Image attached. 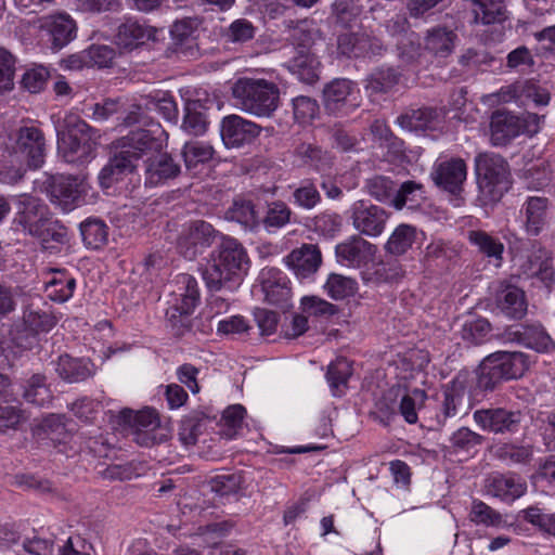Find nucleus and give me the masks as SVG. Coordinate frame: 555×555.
Here are the masks:
<instances>
[{
	"label": "nucleus",
	"instance_id": "f257e3e1",
	"mask_svg": "<svg viewBox=\"0 0 555 555\" xmlns=\"http://www.w3.org/2000/svg\"><path fill=\"white\" fill-rule=\"evenodd\" d=\"M248 262L247 253L237 240L221 236L211 260L202 271L203 280L210 292H234L241 285Z\"/></svg>",
	"mask_w": 555,
	"mask_h": 555
},
{
	"label": "nucleus",
	"instance_id": "f03ea898",
	"mask_svg": "<svg viewBox=\"0 0 555 555\" xmlns=\"http://www.w3.org/2000/svg\"><path fill=\"white\" fill-rule=\"evenodd\" d=\"M231 94L236 108L256 117H271L280 105L278 85L262 78H238L231 87Z\"/></svg>",
	"mask_w": 555,
	"mask_h": 555
},
{
	"label": "nucleus",
	"instance_id": "7ed1b4c3",
	"mask_svg": "<svg viewBox=\"0 0 555 555\" xmlns=\"http://www.w3.org/2000/svg\"><path fill=\"white\" fill-rule=\"evenodd\" d=\"M95 145V130L79 116L66 115L62 128L57 129V149L65 162L72 164L89 162Z\"/></svg>",
	"mask_w": 555,
	"mask_h": 555
},
{
	"label": "nucleus",
	"instance_id": "20e7f679",
	"mask_svg": "<svg viewBox=\"0 0 555 555\" xmlns=\"http://www.w3.org/2000/svg\"><path fill=\"white\" fill-rule=\"evenodd\" d=\"M477 183L482 195L498 202L509 189L508 164L495 153H481L475 158Z\"/></svg>",
	"mask_w": 555,
	"mask_h": 555
},
{
	"label": "nucleus",
	"instance_id": "39448f33",
	"mask_svg": "<svg viewBox=\"0 0 555 555\" xmlns=\"http://www.w3.org/2000/svg\"><path fill=\"white\" fill-rule=\"evenodd\" d=\"M152 129L138 128L114 142L115 154L131 169H135L137 163L143 157H150L153 153L163 149L164 131L158 124L152 125Z\"/></svg>",
	"mask_w": 555,
	"mask_h": 555
},
{
	"label": "nucleus",
	"instance_id": "423d86ee",
	"mask_svg": "<svg viewBox=\"0 0 555 555\" xmlns=\"http://www.w3.org/2000/svg\"><path fill=\"white\" fill-rule=\"evenodd\" d=\"M177 302L167 311L168 322L176 335L182 336L191 330L190 315L199 304L201 293L196 279L188 273L176 278Z\"/></svg>",
	"mask_w": 555,
	"mask_h": 555
},
{
	"label": "nucleus",
	"instance_id": "0eeeda50",
	"mask_svg": "<svg viewBox=\"0 0 555 555\" xmlns=\"http://www.w3.org/2000/svg\"><path fill=\"white\" fill-rule=\"evenodd\" d=\"M56 319L47 311L27 308L22 319L14 321L10 330L12 343L21 349H31L41 333L50 332L56 325Z\"/></svg>",
	"mask_w": 555,
	"mask_h": 555
},
{
	"label": "nucleus",
	"instance_id": "6e6552de",
	"mask_svg": "<svg viewBox=\"0 0 555 555\" xmlns=\"http://www.w3.org/2000/svg\"><path fill=\"white\" fill-rule=\"evenodd\" d=\"M346 216L360 236L378 237L386 229L390 212L367 199H358L346 210Z\"/></svg>",
	"mask_w": 555,
	"mask_h": 555
},
{
	"label": "nucleus",
	"instance_id": "1a4fd4ad",
	"mask_svg": "<svg viewBox=\"0 0 555 555\" xmlns=\"http://www.w3.org/2000/svg\"><path fill=\"white\" fill-rule=\"evenodd\" d=\"M337 54L350 60H373L387 51L383 41L372 31H346L337 37Z\"/></svg>",
	"mask_w": 555,
	"mask_h": 555
},
{
	"label": "nucleus",
	"instance_id": "9d476101",
	"mask_svg": "<svg viewBox=\"0 0 555 555\" xmlns=\"http://www.w3.org/2000/svg\"><path fill=\"white\" fill-rule=\"evenodd\" d=\"M46 142L42 132L35 127L21 128L12 146V163L37 169L44 162Z\"/></svg>",
	"mask_w": 555,
	"mask_h": 555
},
{
	"label": "nucleus",
	"instance_id": "9b49d317",
	"mask_svg": "<svg viewBox=\"0 0 555 555\" xmlns=\"http://www.w3.org/2000/svg\"><path fill=\"white\" fill-rule=\"evenodd\" d=\"M219 236L221 234L210 223L196 220L182 231L178 240V248L185 258L194 259L210 247Z\"/></svg>",
	"mask_w": 555,
	"mask_h": 555
},
{
	"label": "nucleus",
	"instance_id": "f8f14e48",
	"mask_svg": "<svg viewBox=\"0 0 555 555\" xmlns=\"http://www.w3.org/2000/svg\"><path fill=\"white\" fill-rule=\"evenodd\" d=\"M46 192L53 204L68 211L77 206L81 198L82 181L73 176H52L46 182Z\"/></svg>",
	"mask_w": 555,
	"mask_h": 555
},
{
	"label": "nucleus",
	"instance_id": "ddd939ff",
	"mask_svg": "<svg viewBox=\"0 0 555 555\" xmlns=\"http://www.w3.org/2000/svg\"><path fill=\"white\" fill-rule=\"evenodd\" d=\"M473 418L483 430L494 434H513L518 430L522 415L519 411L493 408L476 410Z\"/></svg>",
	"mask_w": 555,
	"mask_h": 555
},
{
	"label": "nucleus",
	"instance_id": "4468645a",
	"mask_svg": "<svg viewBox=\"0 0 555 555\" xmlns=\"http://www.w3.org/2000/svg\"><path fill=\"white\" fill-rule=\"evenodd\" d=\"M118 417L121 423L134 429L133 439L138 444L149 447L155 443V437L152 433L159 427V418L154 409L145 408L138 412L124 409L119 412Z\"/></svg>",
	"mask_w": 555,
	"mask_h": 555
},
{
	"label": "nucleus",
	"instance_id": "2eb2a0df",
	"mask_svg": "<svg viewBox=\"0 0 555 555\" xmlns=\"http://www.w3.org/2000/svg\"><path fill=\"white\" fill-rule=\"evenodd\" d=\"M359 91L354 83L345 78L334 79L324 88V105L332 114H348L358 106Z\"/></svg>",
	"mask_w": 555,
	"mask_h": 555
},
{
	"label": "nucleus",
	"instance_id": "dca6fc26",
	"mask_svg": "<svg viewBox=\"0 0 555 555\" xmlns=\"http://www.w3.org/2000/svg\"><path fill=\"white\" fill-rule=\"evenodd\" d=\"M39 29L47 34L55 50L67 46L77 35V24L66 12H56L40 17Z\"/></svg>",
	"mask_w": 555,
	"mask_h": 555
},
{
	"label": "nucleus",
	"instance_id": "f3484780",
	"mask_svg": "<svg viewBox=\"0 0 555 555\" xmlns=\"http://www.w3.org/2000/svg\"><path fill=\"white\" fill-rule=\"evenodd\" d=\"M376 247L359 234H353L335 247L337 262L348 268L366 266L374 257Z\"/></svg>",
	"mask_w": 555,
	"mask_h": 555
},
{
	"label": "nucleus",
	"instance_id": "a211bd4d",
	"mask_svg": "<svg viewBox=\"0 0 555 555\" xmlns=\"http://www.w3.org/2000/svg\"><path fill=\"white\" fill-rule=\"evenodd\" d=\"M264 301L276 307H287L291 299L289 280L286 274L273 267L263 268L258 276Z\"/></svg>",
	"mask_w": 555,
	"mask_h": 555
},
{
	"label": "nucleus",
	"instance_id": "6ab92c4d",
	"mask_svg": "<svg viewBox=\"0 0 555 555\" xmlns=\"http://www.w3.org/2000/svg\"><path fill=\"white\" fill-rule=\"evenodd\" d=\"M260 126L238 115H228L220 124V135L227 147L249 144L260 134Z\"/></svg>",
	"mask_w": 555,
	"mask_h": 555
},
{
	"label": "nucleus",
	"instance_id": "aec40b11",
	"mask_svg": "<svg viewBox=\"0 0 555 555\" xmlns=\"http://www.w3.org/2000/svg\"><path fill=\"white\" fill-rule=\"evenodd\" d=\"M157 33L158 30L155 27L129 18L117 27L114 40L120 50L131 52L150 41H155Z\"/></svg>",
	"mask_w": 555,
	"mask_h": 555
},
{
	"label": "nucleus",
	"instance_id": "412c9836",
	"mask_svg": "<svg viewBox=\"0 0 555 555\" xmlns=\"http://www.w3.org/2000/svg\"><path fill=\"white\" fill-rule=\"evenodd\" d=\"M485 437L462 426L454 430L443 446L444 456L455 459L459 462L467 461L474 457L480 450Z\"/></svg>",
	"mask_w": 555,
	"mask_h": 555
},
{
	"label": "nucleus",
	"instance_id": "4be33fe9",
	"mask_svg": "<svg viewBox=\"0 0 555 555\" xmlns=\"http://www.w3.org/2000/svg\"><path fill=\"white\" fill-rule=\"evenodd\" d=\"M430 176L437 186L453 195H459L466 180L467 167L463 159L451 158L435 164Z\"/></svg>",
	"mask_w": 555,
	"mask_h": 555
},
{
	"label": "nucleus",
	"instance_id": "5701e85b",
	"mask_svg": "<svg viewBox=\"0 0 555 555\" xmlns=\"http://www.w3.org/2000/svg\"><path fill=\"white\" fill-rule=\"evenodd\" d=\"M181 166L170 154L155 152L145 160L144 183L146 186H158L177 178Z\"/></svg>",
	"mask_w": 555,
	"mask_h": 555
},
{
	"label": "nucleus",
	"instance_id": "b1692460",
	"mask_svg": "<svg viewBox=\"0 0 555 555\" xmlns=\"http://www.w3.org/2000/svg\"><path fill=\"white\" fill-rule=\"evenodd\" d=\"M285 261L299 280H306L319 270L322 263V255L317 245L302 244L288 254Z\"/></svg>",
	"mask_w": 555,
	"mask_h": 555
},
{
	"label": "nucleus",
	"instance_id": "393cba45",
	"mask_svg": "<svg viewBox=\"0 0 555 555\" xmlns=\"http://www.w3.org/2000/svg\"><path fill=\"white\" fill-rule=\"evenodd\" d=\"M525 131V122L518 116L496 111L491 116L490 139L493 145L503 146Z\"/></svg>",
	"mask_w": 555,
	"mask_h": 555
},
{
	"label": "nucleus",
	"instance_id": "a878e982",
	"mask_svg": "<svg viewBox=\"0 0 555 555\" xmlns=\"http://www.w3.org/2000/svg\"><path fill=\"white\" fill-rule=\"evenodd\" d=\"M487 494L504 502H513L526 491V483L514 474L492 473L485 480Z\"/></svg>",
	"mask_w": 555,
	"mask_h": 555
},
{
	"label": "nucleus",
	"instance_id": "bb28decb",
	"mask_svg": "<svg viewBox=\"0 0 555 555\" xmlns=\"http://www.w3.org/2000/svg\"><path fill=\"white\" fill-rule=\"evenodd\" d=\"M508 338L538 352H547L554 348L550 335L539 323L524 324L515 330H511Z\"/></svg>",
	"mask_w": 555,
	"mask_h": 555
},
{
	"label": "nucleus",
	"instance_id": "cd10ccee",
	"mask_svg": "<svg viewBox=\"0 0 555 555\" xmlns=\"http://www.w3.org/2000/svg\"><path fill=\"white\" fill-rule=\"evenodd\" d=\"M295 162L317 172L326 171L332 167L333 158L330 152L314 142L304 141L294 149Z\"/></svg>",
	"mask_w": 555,
	"mask_h": 555
},
{
	"label": "nucleus",
	"instance_id": "c85d7f7f",
	"mask_svg": "<svg viewBox=\"0 0 555 555\" xmlns=\"http://www.w3.org/2000/svg\"><path fill=\"white\" fill-rule=\"evenodd\" d=\"M406 20L397 17L389 21L387 27L390 31L400 34L397 41L398 56L404 64H413L421 55V44L414 31H405Z\"/></svg>",
	"mask_w": 555,
	"mask_h": 555
},
{
	"label": "nucleus",
	"instance_id": "c756f323",
	"mask_svg": "<svg viewBox=\"0 0 555 555\" xmlns=\"http://www.w3.org/2000/svg\"><path fill=\"white\" fill-rule=\"evenodd\" d=\"M548 199L546 197L532 196L524 203L521 215H524V228L528 235H539L547 223Z\"/></svg>",
	"mask_w": 555,
	"mask_h": 555
},
{
	"label": "nucleus",
	"instance_id": "7c9ffc66",
	"mask_svg": "<svg viewBox=\"0 0 555 555\" xmlns=\"http://www.w3.org/2000/svg\"><path fill=\"white\" fill-rule=\"evenodd\" d=\"M528 278H535L550 288L555 283V267L551 254L543 248L533 251L524 266Z\"/></svg>",
	"mask_w": 555,
	"mask_h": 555
},
{
	"label": "nucleus",
	"instance_id": "2f4dec72",
	"mask_svg": "<svg viewBox=\"0 0 555 555\" xmlns=\"http://www.w3.org/2000/svg\"><path fill=\"white\" fill-rule=\"evenodd\" d=\"M496 305L500 311L509 319H521L527 313V299L525 292L515 285H505L496 295Z\"/></svg>",
	"mask_w": 555,
	"mask_h": 555
},
{
	"label": "nucleus",
	"instance_id": "473e14b6",
	"mask_svg": "<svg viewBox=\"0 0 555 555\" xmlns=\"http://www.w3.org/2000/svg\"><path fill=\"white\" fill-rule=\"evenodd\" d=\"M400 76L401 74L393 67H377L366 77L364 89L367 95L375 100L389 93L398 85Z\"/></svg>",
	"mask_w": 555,
	"mask_h": 555
},
{
	"label": "nucleus",
	"instance_id": "72a5a7b5",
	"mask_svg": "<svg viewBox=\"0 0 555 555\" xmlns=\"http://www.w3.org/2000/svg\"><path fill=\"white\" fill-rule=\"evenodd\" d=\"M55 371L67 383H80L92 375L89 360L73 358L68 354L59 357Z\"/></svg>",
	"mask_w": 555,
	"mask_h": 555
},
{
	"label": "nucleus",
	"instance_id": "f704fd0d",
	"mask_svg": "<svg viewBox=\"0 0 555 555\" xmlns=\"http://www.w3.org/2000/svg\"><path fill=\"white\" fill-rule=\"evenodd\" d=\"M476 24L492 25L507 18L505 0H472Z\"/></svg>",
	"mask_w": 555,
	"mask_h": 555
},
{
	"label": "nucleus",
	"instance_id": "c9c22d12",
	"mask_svg": "<svg viewBox=\"0 0 555 555\" xmlns=\"http://www.w3.org/2000/svg\"><path fill=\"white\" fill-rule=\"evenodd\" d=\"M288 68L306 83H313L319 79L320 61L311 51L298 50L288 61Z\"/></svg>",
	"mask_w": 555,
	"mask_h": 555
},
{
	"label": "nucleus",
	"instance_id": "e433bc0d",
	"mask_svg": "<svg viewBox=\"0 0 555 555\" xmlns=\"http://www.w3.org/2000/svg\"><path fill=\"white\" fill-rule=\"evenodd\" d=\"M456 34L443 26H436L427 30L424 39L425 49L435 56L446 57L454 49Z\"/></svg>",
	"mask_w": 555,
	"mask_h": 555
},
{
	"label": "nucleus",
	"instance_id": "4c0bfd02",
	"mask_svg": "<svg viewBox=\"0 0 555 555\" xmlns=\"http://www.w3.org/2000/svg\"><path fill=\"white\" fill-rule=\"evenodd\" d=\"M418 231L414 225L401 223L391 232L385 243V251L392 256H402L412 248L416 242Z\"/></svg>",
	"mask_w": 555,
	"mask_h": 555
},
{
	"label": "nucleus",
	"instance_id": "58836bf2",
	"mask_svg": "<svg viewBox=\"0 0 555 555\" xmlns=\"http://www.w3.org/2000/svg\"><path fill=\"white\" fill-rule=\"evenodd\" d=\"M438 112L431 107L412 109L397 118V124L408 131H424L434 127Z\"/></svg>",
	"mask_w": 555,
	"mask_h": 555
},
{
	"label": "nucleus",
	"instance_id": "ea45409f",
	"mask_svg": "<svg viewBox=\"0 0 555 555\" xmlns=\"http://www.w3.org/2000/svg\"><path fill=\"white\" fill-rule=\"evenodd\" d=\"M49 207L39 198L23 194L20 196L18 223L36 232L34 220L48 216Z\"/></svg>",
	"mask_w": 555,
	"mask_h": 555
},
{
	"label": "nucleus",
	"instance_id": "a19ab883",
	"mask_svg": "<svg viewBox=\"0 0 555 555\" xmlns=\"http://www.w3.org/2000/svg\"><path fill=\"white\" fill-rule=\"evenodd\" d=\"M493 356L496 358L505 379L522 376L529 366L528 356L520 351H496L493 352Z\"/></svg>",
	"mask_w": 555,
	"mask_h": 555
},
{
	"label": "nucleus",
	"instance_id": "79ce46f5",
	"mask_svg": "<svg viewBox=\"0 0 555 555\" xmlns=\"http://www.w3.org/2000/svg\"><path fill=\"white\" fill-rule=\"evenodd\" d=\"M467 240L486 257L502 260L504 245L496 236L482 230H470L467 232Z\"/></svg>",
	"mask_w": 555,
	"mask_h": 555
},
{
	"label": "nucleus",
	"instance_id": "37998d69",
	"mask_svg": "<svg viewBox=\"0 0 555 555\" xmlns=\"http://www.w3.org/2000/svg\"><path fill=\"white\" fill-rule=\"evenodd\" d=\"M289 39L298 50L311 51L312 46L318 39H321V33L314 23L308 20L298 22L291 30Z\"/></svg>",
	"mask_w": 555,
	"mask_h": 555
},
{
	"label": "nucleus",
	"instance_id": "c03bdc74",
	"mask_svg": "<svg viewBox=\"0 0 555 555\" xmlns=\"http://www.w3.org/2000/svg\"><path fill=\"white\" fill-rule=\"evenodd\" d=\"M83 244L90 249L103 247L108 240V228L100 219H87L80 224Z\"/></svg>",
	"mask_w": 555,
	"mask_h": 555
},
{
	"label": "nucleus",
	"instance_id": "a18cd8bd",
	"mask_svg": "<svg viewBox=\"0 0 555 555\" xmlns=\"http://www.w3.org/2000/svg\"><path fill=\"white\" fill-rule=\"evenodd\" d=\"M351 375V363L346 358H337L328 365L326 379L334 396L343 393Z\"/></svg>",
	"mask_w": 555,
	"mask_h": 555
},
{
	"label": "nucleus",
	"instance_id": "49530a36",
	"mask_svg": "<svg viewBox=\"0 0 555 555\" xmlns=\"http://www.w3.org/2000/svg\"><path fill=\"white\" fill-rule=\"evenodd\" d=\"M468 518L476 526L499 528L504 524L501 513L479 499L472 501Z\"/></svg>",
	"mask_w": 555,
	"mask_h": 555
},
{
	"label": "nucleus",
	"instance_id": "de8ad7c7",
	"mask_svg": "<svg viewBox=\"0 0 555 555\" xmlns=\"http://www.w3.org/2000/svg\"><path fill=\"white\" fill-rule=\"evenodd\" d=\"M496 358L491 353L486 357L480 363L477 371V385L483 390H492L495 386L505 380V377L500 370Z\"/></svg>",
	"mask_w": 555,
	"mask_h": 555
},
{
	"label": "nucleus",
	"instance_id": "09e8293b",
	"mask_svg": "<svg viewBox=\"0 0 555 555\" xmlns=\"http://www.w3.org/2000/svg\"><path fill=\"white\" fill-rule=\"evenodd\" d=\"M225 217L228 220L240 223L246 230H254L259 224L258 216L250 201L235 199Z\"/></svg>",
	"mask_w": 555,
	"mask_h": 555
},
{
	"label": "nucleus",
	"instance_id": "8fccbe9b",
	"mask_svg": "<svg viewBox=\"0 0 555 555\" xmlns=\"http://www.w3.org/2000/svg\"><path fill=\"white\" fill-rule=\"evenodd\" d=\"M424 186L415 181H405L400 188L396 189V194L391 201V205L400 210L404 206L413 208L424 199Z\"/></svg>",
	"mask_w": 555,
	"mask_h": 555
},
{
	"label": "nucleus",
	"instance_id": "3c124183",
	"mask_svg": "<svg viewBox=\"0 0 555 555\" xmlns=\"http://www.w3.org/2000/svg\"><path fill=\"white\" fill-rule=\"evenodd\" d=\"M294 120L300 126L311 125L319 117L320 106L315 99L307 95H298L292 100Z\"/></svg>",
	"mask_w": 555,
	"mask_h": 555
},
{
	"label": "nucleus",
	"instance_id": "603ef678",
	"mask_svg": "<svg viewBox=\"0 0 555 555\" xmlns=\"http://www.w3.org/2000/svg\"><path fill=\"white\" fill-rule=\"evenodd\" d=\"M214 147L204 141L186 142L182 149V155L188 169H196L199 164H205L212 159Z\"/></svg>",
	"mask_w": 555,
	"mask_h": 555
},
{
	"label": "nucleus",
	"instance_id": "864d4df0",
	"mask_svg": "<svg viewBox=\"0 0 555 555\" xmlns=\"http://www.w3.org/2000/svg\"><path fill=\"white\" fill-rule=\"evenodd\" d=\"M326 294L335 300H341L353 296L358 291L354 279L338 273H331L324 285Z\"/></svg>",
	"mask_w": 555,
	"mask_h": 555
},
{
	"label": "nucleus",
	"instance_id": "5fc2aeb1",
	"mask_svg": "<svg viewBox=\"0 0 555 555\" xmlns=\"http://www.w3.org/2000/svg\"><path fill=\"white\" fill-rule=\"evenodd\" d=\"M79 57L83 66L109 67L113 65L116 57V51L114 48L106 44H91L81 52Z\"/></svg>",
	"mask_w": 555,
	"mask_h": 555
},
{
	"label": "nucleus",
	"instance_id": "6e6d98bb",
	"mask_svg": "<svg viewBox=\"0 0 555 555\" xmlns=\"http://www.w3.org/2000/svg\"><path fill=\"white\" fill-rule=\"evenodd\" d=\"M182 128L190 134L201 135L207 129V118L198 101L188 102L184 108Z\"/></svg>",
	"mask_w": 555,
	"mask_h": 555
},
{
	"label": "nucleus",
	"instance_id": "4d7b16f0",
	"mask_svg": "<svg viewBox=\"0 0 555 555\" xmlns=\"http://www.w3.org/2000/svg\"><path fill=\"white\" fill-rule=\"evenodd\" d=\"M463 402V393L452 388H447L443 391V400L440 406V412L436 415V424L431 428L439 429L444 426L448 418L454 417L459 412V406Z\"/></svg>",
	"mask_w": 555,
	"mask_h": 555
},
{
	"label": "nucleus",
	"instance_id": "13d9d810",
	"mask_svg": "<svg viewBox=\"0 0 555 555\" xmlns=\"http://www.w3.org/2000/svg\"><path fill=\"white\" fill-rule=\"evenodd\" d=\"M122 157H118L116 154L108 160V163L101 169L99 173V183L102 189H109L114 183L118 182L124 175L132 172Z\"/></svg>",
	"mask_w": 555,
	"mask_h": 555
},
{
	"label": "nucleus",
	"instance_id": "bf43d9fd",
	"mask_svg": "<svg viewBox=\"0 0 555 555\" xmlns=\"http://www.w3.org/2000/svg\"><path fill=\"white\" fill-rule=\"evenodd\" d=\"M427 395L422 389H413L405 393L398 403V411L409 424H415L418 421V409L424 404Z\"/></svg>",
	"mask_w": 555,
	"mask_h": 555
},
{
	"label": "nucleus",
	"instance_id": "052dcab7",
	"mask_svg": "<svg viewBox=\"0 0 555 555\" xmlns=\"http://www.w3.org/2000/svg\"><path fill=\"white\" fill-rule=\"evenodd\" d=\"M23 396L27 402L37 406H46L52 400L51 390L41 375H34L27 382Z\"/></svg>",
	"mask_w": 555,
	"mask_h": 555
},
{
	"label": "nucleus",
	"instance_id": "680f3d73",
	"mask_svg": "<svg viewBox=\"0 0 555 555\" xmlns=\"http://www.w3.org/2000/svg\"><path fill=\"white\" fill-rule=\"evenodd\" d=\"M396 183L385 176H375L366 180L365 189L366 192L380 203H389L396 194Z\"/></svg>",
	"mask_w": 555,
	"mask_h": 555
},
{
	"label": "nucleus",
	"instance_id": "e2e57ef3",
	"mask_svg": "<svg viewBox=\"0 0 555 555\" xmlns=\"http://www.w3.org/2000/svg\"><path fill=\"white\" fill-rule=\"evenodd\" d=\"M199 25V21L196 17H185L176 21L170 28V36L173 43L178 47L188 46L191 49L190 42L194 39Z\"/></svg>",
	"mask_w": 555,
	"mask_h": 555
},
{
	"label": "nucleus",
	"instance_id": "0e129e2a",
	"mask_svg": "<svg viewBox=\"0 0 555 555\" xmlns=\"http://www.w3.org/2000/svg\"><path fill=\"white\" fill-rule=\"evenodd\" d=\"M292 216L291 208L281 201L272 202L268 205L267 214L263 218V224L268 232H273L285 227Z\"/></svg>",
	"mask_w": 555,
	"mask_h": 555
},
{
	"label": "nucleus",
	"instance_id": "69168bd1",
	"mask_svg": "<svg viewBox=\"0 0 555 555\" xmlns=\"http://www.w3.org/2000/svg\"><path fill=\"white\" fill-rule=\"evenodd\" d=\"M521 517L545 534L555 537V513H544L537 506H529L520 512Z\"/></svg>",
	"mask_w": 555,
	"mask_h": 555
},
{
	"label": "nucleus",
	"instance_id": "338daca9",
	"mask_svg": "<svg viewBox=\"0 0 555 555\" xmlns=\"http://www.w3.org/2000/svg\"><path fill=\"white\" fill-rule=\"evenodd\" d=\"M75 287L76 280L63 273L60 274V276H54L49 282H47V291L49 292V297L53 301L57 302H65L70 299L74 295Z\"/></svg>",
	"mask_w": 555,
	"mask_h": 555
},
{
	"label": "nucleus",
	"instance_id": "774afa93",
	"mask_svg": "<svg viewBox=\"0 0 555 555\" xmlns=\"http://www.w3.org/2000/svg\"><path fill=\"white\" fill-rule=\"evenodd\" d=\"M321 202V194L309 180H304L293 192V203L306 210H311Z\"/></svg>",
	"mask_w": 555,
	"mask_h": 555
}]
</instances>
